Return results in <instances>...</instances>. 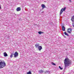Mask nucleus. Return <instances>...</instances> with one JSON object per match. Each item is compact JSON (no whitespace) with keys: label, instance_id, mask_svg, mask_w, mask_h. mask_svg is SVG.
Listing matches in <instances>:
<instances>
[{"label":"nucleus","instance_id":"1","mask_svg":"<svg viewBox=\"0 0 74 74\" xmlns=\"http://www.w3.org/2000/svg\"><path fill=\"white\" fill-rule=\"evenodd\" d=\"M71 64V61L69 59L65 58L64 60V69H66L67 67L69 66Z\"/></svg>","mask_w":74,"mask_h":74},{"label":"nucleus","instance_id":"2","mask_svg":"<svg viewBox=\"0 0 74 74\" xmlns=\"http://www.w3.org/2000/svg\"><path fill=\"white\" fill-rule=\"evenodd\" d=\"M6 64L4 62H3L1 61L0 62V69H2L5 66Z\"/></svg>","mask_w":74,"mask_h":74},{"label":"nucleus","instance_id":"3","mask_svg":"<svg viewBox=\"0 0 74 74\" xmlns=\"http://www.w3.org/2000/svg\"><path fill=\"white\" fill-rule=\"evenodd\" d=\"M66 7H65L64 8H62L60 11V15H61L63 12L64 11H65V10H66Z\"/></svg>","mask_w":74,"mask_h":74},{"label":"nucleus","instance_id":"4","mask_svg":"<svg viewBox=\"0 0 74 74\" xmlns=\"http://www.w3.org/2000/svg\"><path fill=\"white\" fill-rule=\"evenodd\" d=\"M71 20L72 22H74L73 23H72L73 26L74 27V15L72 17Z\"/></svg>","mask_w":74,"mask_h":74},{"label":"nucleus","instance_id":"5","mask_svg":"<svg viewBox=\"0 0 74 74\" xmlns=\"http://www.w3.org/2000/svg\"><path fill=\"white\" fill-rule=\"evenodd\" d=\"M14 58H17L18 56V53L17 52H16L14 54Z\"/></svg>","mask_w":74,"mask_h":74},{"label":"nucleus","instance_id":"6","mask_svg":"<svg viewBox=\"0 0 74 74\" xmlns=\"http://www.w3.org/2000/svg\"><path fill=\"white\" fill-rule=\"evenodd\" d=\"M72 30V29H71V28H69L68 29V33H71V30Z\"/></svg>","mask_w":74,"mask_h":74},{"label":"nucleus","instance_id":"7","mask_svg":"<svg viewBox=\"0 0 74 74\" xmlns=\"http://www.w3.org/2000/svg\"><path fill=\"white\" fill-rule=\"evenodd\" d=\"M42 7V10H43L45 8H46V6L44 5V4H42L41 5Z\"/></svg>","mask_w":74,"mask_h":74},{"label":"nucleus","instance_id":"8","mask_svg":"<svg viewBox=\"0 0 74 74\" xmlns=\"http://www.w3.org/2000/svg\"><path fill=\"white\" fill-rule=\"evenodd\" d=\"M40 45H39V44H36L35 45V47L36 48H38V47H39Z\"/></svg>","mask_w":74,"mask_h":74},{"label":"nucleus","instance_id":"9","mask_svg":"<svg viewBox=\"0 0 74 74\" xmlns=\"http://www.w3.org/2000/svg\"><path fill=\"white\" fill-rule=\"evenodd\" d=\"M3 55L5 57H6V56H8L7 54V53L5 52L4 53Z\"/></svg>","mask_w":74,"mask_h":74},{"label":"nucleus","instance_id":"10","mask_svg":"<svg viewBox=\"0 0 74 74\" xmlns=\"http://www.w3.org/2000/svg\"><path fill=\"white\" fill-rule=\"evenodd\" d=\"M38 48L39 51H41V49L42 48L41 46H40L39 47H38Z\"/></svg>","mask_w":74,"mask_h":74},{"label":"nucleus","instance_id":"11","mask_svg":"<svg viewBox=\"0 0 74 74\" xmlns=\"http://www.w3.org/2000/svg\"><path fill=\"white\" fill-rule=\"evenodd\" d=\"M62 28L63 31H65V27L64 26H62Z\"/></svg>","mask_w":74,"mask_h":74},{"label":"nucleus","instance_id":"12","mask_svg":"<svg viewBox=\"0 0 74 74\" xmlns=\"http://www.w3.org/2000/svg\"><path fill=\"white\" fill-rule=\"evenodd\" d=\"M39 73H41V74H42V73H43V72H44V71H42V70H40V71H39Z\"/></svg>","mask_w":74,"mask_h":74},{"label":"nucleus","instance_id":"13","mask_svg":"<svg viewBox=\"0 0 74 74\" xmlns=\"http://www.w3.org/2000/svg\"><path fill=\"white\" fill-rule=\"evenodd\" d=\"M17 11H21V8H18L16 9Z\"/></svg>","mask_w":74,"mask_h":74},{"label":"nucleus","instance_id":"14","mask_svg":"<svg viewBox=\"0 0 74 74\" xmlns=\"http://www.w3.org/2000/svg\"><path fill=\"white\" fill-rule=\"evenodd\" d=\"M64 34H65V36H69V34H67L66 32H64Z\"/></svg>","mask_w":74,"mask_h":74},{"label":"nucleus","instance_id":"15","mask_svg":"<svg viewBox=\"0 0 74 74\" xmlns=\"http://www.w3.org/2000/svg\"><path fill=\"white\" fill-rule=\"evenodd\" d=\"M38 33H39V34H42V33H44V32H41V31H39L38 32Z\"/></svg>","mask_w":74,"mask_h":74},{"label":"nucleus","instance_id":"16","mask_svg":"<svg viewBox=\"0 0 74 74\" xmlns=\"http://www.w3.org/2000/svg\"><path fill=\"white\" fill-rule=\"evenodd\" d=\"M27 74H32V72L31 71H29L27 73Z\"/></svg>","mask_w":74,"mask_h":74},{"label":"nucleus","instance_id":"17","mask_svg":"<svg viewBox=\"0 0 74 74\" xmlns=\"http://www.w3.org/2000/svg\"><path fill=\"white\" fill-rule=\"evenodd\" d=\"M59 68L60 69V70H62L63 69V68H61L60 66H59Z\"/></svg>","mask_w":74,"mask_h":74},{"label":"nucleus","instance_id":"18","mask_svg":"<svg viewBox=\"0 0 74 74\" xmlns=\"http://www.w3.org/2000/svg\"><path fill=\"white\" fill-rule=\"evenodd\" d=\"M51 64H52L53 65H54L55 66H56V64H55L53 62H52Z\"/></svg>","mask_w":74,"mask_h":74},{"label":"nucleus","instance_id":"19","mask_svg":"<svg viewBox=\"0 0 74 74\" xmlns=\"http://www.w3.org/2000/svg\"><path fill=\"white\" fill-rule=\"evenodd\" d=\"M13 54H12L11 55H10V58H12L13 57Z\"/></svg>","mask_w":74,"mask_h":74},{"label":"nucleus","instance_id":"20","mask_svg":"<svg viewBox=\"0 0 74 74\" xmlns=\"http://www.w3.org/2000/svg\"><path fill=\"white\" fill-rule=\"evenodd\" d=\"M63 37H64V38H66V37L64 35H63Z\"/></svg>","mask_w":74,"mask_h":74},{"label":"nucleus","instance_id":"21","mask_svg":"<svg viewBox=\"0 0 74 74\" xmlns=\"http://www.w3.org/2000/svg\"><path fill=\"white\" fill-rule=\"evenodd\" d=\"M70 2H71V0H69Z\"/></svg>","mask_w":74,"mask_h":74},{"label":"nucleus","instance_id":"22","mask_svg":"<svg viewBox=\"0 0 74 74\" xmlns=\"http://www.w3.org/2000/svg\"><path fill=\"white\" fill-rule=\"evenodd\" d=\"M42 13H44V11H42L41 12Z\"/></svg>","mask_w":74,"mask_h":74},{"label":"nucleus","instance_id":"23","mask_svg":"<svg viewBox=\"0 0 74 74\" xmlns=\"http://www.w3.org/2000/svg\"><path fill=\"white\" fill-rule=\"evenodd\" d=\"M0 9H1V6L0 5Z\"/></svg>","mask_w":74,"mask_h":74}]
</instances>
